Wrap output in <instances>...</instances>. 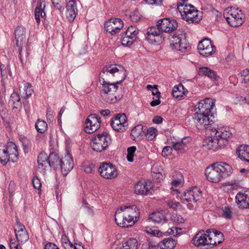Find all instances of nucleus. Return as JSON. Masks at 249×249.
I'll use <instances>...</instances> for the list:
<instances>
[{"label": "nucleus", "mask_w": 249, "mask_h": 249, "mask_svg": "<svg viewBox=\"0 0 249 249\" xmlns=\"http://www.w3.org/2000/svg\"><path fill=\"white\" fill-rule=\"evenodd\" d=\"M172 147L165 146L162 150L161 154L164 157H167L172 154Z\"/></svg>", "instance_id": "13d9d810"}, {"label": "nucleus", "mask_w": 249, "mask_h": 249, "mask_svg": "<svg viewBox=\"0 0 249 249\" xmlns=\"http://www.w3.org/2000/svg\"><path fill=\"white\" fill-rule=\"evenodd\" d=\"M151 220L155 223H159L162 221L166 220V217L162 212H156L151 213L150 215Z\"/></svg>", "instance_id": "4c0bfd02"}, {"label": "nucleus", "mask_w": 249, "mask_h": 249, "mask_svg": "<svg viewBox=\"0 0 249 249\" xmlns=\"http://www.w3.org/2000/svg\"><path fill=\"white\" fill-rule=\"evenodd\" d=\"M60 167L62 174L66 176L73 167V162L71 155L68 153L62 159Z\"/></svg>", "instance_id": "412c9836"}, {"label": "nucleus", "mask_w": 249, "mask_h": 249, "mask_svg": "<svg viewBox=\"0 0 249 249\" xmlns=\"http://www.w3.org/2000/svg\"><path fill=\"white\" fill-rule=\"evenodd\" d=\"M162 167L158 164H154L152 168V174L163 173Z\"/></svg>", "instance_id": "bf43d9fd"}, {"label": "nucleus", "mask_w": 249, "mask_h": 249, "mask_svg": "<svg viewBox=\"0 0 249 249\" xmlns=\"http://www.w3.org/2000/svg\"><path fill=\"white\" fill-rule=\"evenodd\" d=\"M153 180L156 182H160L164 178V175L163 173L152 174Z\"/></svg>", "instance_id": "680f3d73"}, {"label": "nucleus", "mask_w": 249, "mask_h": 249, "mask_svg": "<svg viewBox=\"0 0 249 249\" xmlns=\"http://www.w3.org/2000/svg\"><path fill=\"white\" fill-rule=\"evenodd\" d=\"M10 247L11 249H22L16 243L14 239H11L10 240Z\"/></svg>", "instance_id": "0e129e2a"}, {"label": "nucleus", "mask_w": 249, "mask_h": 249, "mask_svg": "<svg viewBox=\"0 0 249 249\" xmlns=\"http://www.w3.org/2000/svg\"><path fill=\"white\" fill-rule=\"evenodd\" d=\"M146 244L148 246V249H158L159 244L151 240H148Z\"/></svg>", "instance_id": "e2e57ef3"}, {"label": "nucleus", "mask_w": 249, "mask_h": 249, "mask_svg": "<svg viewBox=\"0 0 249 249\" xmlns=\"http://www.w3.org/2000/svg\"><path fill=\"white\" fill-rule=\"evenodd\" d=\"M161 33V30H160L157 25L150 27L147 29V39L151 42L153 41L156 42L155 37L160 36Z\"/></svg>", "instance_id": "cd10ccee"}, {"label": "nucleus", "mask_w": 249, "mask_h": 249, "mask_svg": "<svg viewBox=\"0 0 249 249\" xmlns=\"http://www.w3.org/2000/svg\"><path fill=\"white\" fill-rule=\"evenodd\" d=\"M197 48L200 55L207 57L215 53V47L209 38L202 39L198 44Z\"/></svg>", "instance_id": "f3484780"}, {"label": "nucleus", "mask_w": 249, "mask_h": 249, "mask_svg": "<svg viewBox=\"0 0 249 249\" xmlns=\"http://www.w3.org/2000/svg\"><path fill=\"white\" fill-rule=\"evenodd\" d=\"M248 99L243 96H236L233 100V102L235 104H242L246 103Z\"/></svg>", "instance_id": "6e6d98bb"}, {"label": "nucleus", "mask_w": 249, "mask_h": 249, "mask_svg": "<svg viewBox=\"0 0 249 249\" xmlns=\"http://www.w3.org/2000/svg\"><path fill=\"white\" fill-rule=\"evenodd\" d=\"M178 9L184 20L191 22L198 21V11L193 5L180 4L178 5Z\"/></svg>", "instance_id": "423d86ee"}, {"label": "nucleus", "mask_w": 249, "mask_h": 249, "mask_svg": "<svg viewBox=\"0 0 249 249\" xmlns=\"http://www.w3.org/2000/svg\"><path fill=\"white\" fill-rule=\"evenodd\" d=\"M19 92L23 98H27L33 92V87L30 83L23 82L21 85H19Z\"/></svg>", "instance_id": "c85d7f7f"}, {"label": "nucleus", "mask_w": 249, "mask_h": 249, "mask_svg": "<svg viewBox=\"0 0 249 249\" xmlns=\"http://www.w3.org/2000/svg\"><path fill=\"white\" fill-rule=\"evenodd\" d=\"M24 231H27L25 226L17 219L15 226V232L19 233Z\"/></svg>", "instance_id": "3c124183"}, {"label": "nucleus", "mask_w": 249, "mask_h": 249, "mask_svg": "<svg viewBox=\"0 0 249 249\" xmlns=\"http://www.w3.org/2000/svg\"><path fill=\"white\" fill-rule=\"evenodd\" d=\"M151 188L150 185H148L144 180H141L135 184L134 192L137 195H146L148 194Z\"/></svg>", "instance_id": "b1692460"}, {"label": "nucleus", "mask_w": 249, "mask_h": 249, "mask_svg": "<svg viewBox=\"0 0 249 249\" xmlns=\"http://www.w3.org/2000/svg\"><path fill=\"white\" fill-rule=\"evenodd\" d=\"M211 116L206 115L203 113L195 111L193 118L199 129H212L211 124L213 121L211 119Z\"/></svg>", "instance_id": "9d476101"}, {"label": "nucleus", "mask_w": 249, "mask_h": 249, "mask_svg": "<svg viewBox=\"0 0 249 249\" xmlns=\"http://www.w3.org/2000/svg\"><path fill=\"white\" fill-rule=\"evenodd\" d=\"M236 154L239 158L249 162V146L240 145L236 150Z\"/></svg>", "instance_id": "c756f323"}, {"label": "nucleus", "mask_w": 249, "mask_h": 249, "mask_svg": "<svg viewBox=\"0 0 249 249\" xmlns=\"http://www.w3.org/2000/svg\"><path fill=\"white\" fill-rule=\"evenodd\" d=\"M5 147L7 155L10 159V161L13 162H16L18 159V152L16 144L13 142H10L7 143L6 147Z\"/></svg>", "instance_id": "393cba45"}, {"label": "nucleus", "mask_w": 249, "mask_h": 249, "mask_svg": "<svg viewBox=\"0 0 249 249\" xmlns=\"http://www.w3.org/2000/svg\"><path fill=\"white\" fill-rule=\"evenodd\" d=\"M124 70L122 67L120 66H118L116 64H111L107 66L103 69L100 74V79L103 80V78H104L105 80V79H107L110 75L114 76L116 73L124 74Z\"/></svg>", "instance_id": "6ab92c4d"}, {"label": "nucleus", "mask_w": 249, "mask_h": 249, "mask_svg": "<svg viewBox=\"0 0 249 249\" xmlns=\"http://www.w3.org/2000/svg\"><path fill=\"white\" fill-rule=\"evenodd\" d=\"M156 131L157 130L155 128H153V127L149 128L147 130V133L146 134V139L149 141H151V140H153L156 135Z\"/></svg>", "instance_id": "de8ad7c7"}, {"label": "nucleus", "mask_w": 249, "mask_h": 249, "mask_svg": "<svg viewBox=\"0 0 249 249\" xmlns=\"http://www.w3.org/2000/svg\"><path fill=\"white\" fill-rule=\"evenodd\" d=\"M145 231L147 233L157 237H160L162 236V233L157 229L146 228Z\"/></svg>", "instance_id": "09e8293b"}, {"label": "nucleus", "mask_w": 249, "mask_h": 249, "mask_svg": "<svg viewBox=\"0 0 249 249\" xmlns=\"http://www.w3.org/2000/svg\"><path fill=\"white\" fill-rule=\"evenodd\" d=\"M111 142L110 135L107 132H104L93 138L90 145L93 150L97 152H101L106 150Z\"/></svg>", "instance_id": "39448f33"}, {"label": "nucleus", "mask_w": 249, "mask_h": 249, "mask_svg": "<svg viewBox=\"0 0 249 249\" xmlns=\"http://www.w3.org/2000/svg\"><path fill=\"white\" fill-rule=\"evenodd\" d=\"M181 230L180 229H178L177 227H173L167 231V233L168 234L173 235V236H177L179 234V231Z\"/></svg>", "instance_id": "4d7b16f0"}, {"label": "nucleus", "mask_w": 249, "mask_h": 249, "mask_svg": "<svg viewBox=\"0 0 249 249\" xmlns=\"http://www.w3.org/2000/svg\"><path fill=\"white\" fill-rule=\"evenodd\" d=\"M62 159L54 153H51L49 155V166L52 167L54 169L59 168L61 163Z\"/></svg>", "instance_id": "72a5a7b5"}, {"label": "nucleus", "mask_w": 249, "mask_h": 249, "mask_svg": "<svg viewBox=\"0 0 249 249\" xmlns=\"http://www.w3.org/2000/svg\"><path fill=\"white\" fill-rule=\"evenodd\" d=\"M176 243L173 239L166 238L159 244L158 249H173Z\"/></svg>", "instance_id": "473e14b6"}, {"label": "nucleus", "mask_w": 249, "mask_h": 249, "mask_svg": "<svg viewBox=\"0 0 249 249\" xmlns=\"http://www.w3.org/2000/svg\"><path fill=\"white\" fill-rule=\"evenodd\" d=\"M232 172L231 166L222 161L214 163L207 167L205 170L207 179L213 183L220 182L229 176Z\"/></svg>", "instance_id": "7ed1b4c3"}, {"label": "nucleus", "mask_w": 249, "mask_h": 249, "mask_svg": "<svg viewBox=\"0 0 249 249\" xmlns=\"http://www.w3.org/2000/svg\"><path fill=\"white\" fill-rule=\"evenodd\" d=\"M32 183L35 189H37L38 191L40 190L41 183L40 179L37 177H34L32 179Z\"/></svg>", "instance_id": "5fc2aeb1"}, {"label": "nucleus", "mask_w": 249, "mask_h": 249, "mask_svg": "<svg viewBox=\"0 0 249 249\" xmlns=\"http://www.w3.org/2000/svg\"><path fill=\"white\" fill-rule=\"evenodd\" d=\"M66 18L71 22L73 21L78 13L77 2L75 0L69 1L66 6Z\"/></svg>", "instance_id": "4be33fe9"}, {"label": "nucleus", "mask_w": 249, "mask_h": 249, "mask_svg": "<svg viewBox=\"0 0 249 249\" xmlns=\"http://www.w3.org/2000/svg\"><path fill=\"white\" fill-rule=\"evenodd\" d=\"M209 245H216L222 242L223 240V234L222 232L217 231H213L210 230L209 235Z\"/></svg>", "instance_id": "bb28decb"}, {"label": "nucleus", "mask_w": 249, "mask_h": 249, "mask_svg": "<svg viewBox=\"0 0 249 249\" xmlns=\"http://www.w3.org/2000/svg\"><path fill=\"white\" fill-rule=\"evenodd\" d=\"M99 172L101 176L106 179H114L118 174L116 167L110 162L101 163L99 168Z\"/></svg>", "instance_id": "1a4fd4ad"}, {"label": "nucleus", "mask_w": 249, "mask_h": 249, "mask_svg": "<svg viewBox=\"0 0 249 249\" xmlns=\"http://www.w3.org/2000/svg\"><path fill=\"white\" fill-rule=\"evenodd\" d=\"M138 243L135 238H130L124 242L122 246L115 249H138Z\"/></svg>", "instance_id": "e433bc0d"}, {"label": "nucleus", "mask_w": 249, "mask_h": 249, "mask_svg": "<svg viewBox=\"0 0 249 249\" xmlns=\"http://www.w3.org/2000/svg\"><path fill=\"white\" fill-rule=\"evenodd\" d=\"M10 159L7 151L5 150V147L0 146V162L3 164H5L8 161H10Z\"/></svg>", "instance_id": "a19ab883"}, {"label": "nucleus", "mask_w": 249, "mask_h": 249, "mask_svg": "<svg viewBox=\"0 0 249 249\" xmlns=\"http://www.w3.org/2000/svg\"><path fill=\"white\" fill-rule=\"evenodd\" d=\"M16 38V45L18 47L19 54L21 57V52L22 46L25 44L26 41V36H15Z\"/></svg>", "instance_id": "c03bdc74"}, {"label": "nucleus", "mask_w": 249, "mask_h": 249, "mask_svg": "<svg viewBox=\"0 0 249 249\" xmlns=\"http://www.w3.org/2000/svg\"><path fill=\"white\" fill-rule=\"evenodd\" d=\"M136 151V147L135 146H131L127 148V160L129 162H132L133 161V157L134 153Z\"/></svg>", "instance_id": "49530a36"}, {"label": "nucleus", "mask_w": 249, "mask_h": 249, "mask_svg": "<svg viewBox=\"0 0 249 249\" xmlns=\"http://www.w3.org/2000/svg\"><path fill=\"white\" fill-rule=\"evenodd\" d=\"M187 93V89L182 84L175 86L172 89L173 97L179 100L184 99Z\"/></svg>", "instance_id": "a878e982"}, {"label": "nucleus", "mask_w": 249, "mask_h": 249, "mask_svg": "<svg viewBox=\"0 0 249 249\" xmlns=\"http://www.w3.org/2000/svg\"><path fill=\"white\" fill-rule=\"evenodd\" d=\"M169 41L173 50L184 52L188 47L184 35L174 34L169 37Z\"/></svg>", "instance_id": "6e6552de"}, {"label": "nucleus", "mask_w": 249, "mask_h": 249, "mask_svg": "<svg viewBox=\"0 0 249 249\" xmlns=\"http://www.w3.org/2000/svg\"><path fill=\"white\" fill-rule=\"evenodd\" d=\"M202 196V192L197 187H193L187 190L181 195L182 202H196Z\"/></svg>", "instance_id": "f8f14e48"}, {"label": "nucleus", "mask_w": 249, "mask_h": 249, "mask_svg": "<svg viewBox=\"0 0 249 249\" xmlns=\"http://www.w3.org/2000/svg\"><path fill=\"white\" fill-rule=\"evenodd\" d=\"M198 73L200 75L206 76L213 79H216L217 75L215 71L208 67H200Z\"/></svg>", "instance_id": "c9c22d12"}, {"label": "nucleus", "mask_w": 249, "mask_h": 249, "mask_svg": "<svg viewBox=\"0 0 249 249\" xmlns=\"http://www.w3.org/2000/svg\"><path fill=\"white\" fill-rule=\"evenodd\" d=\"M211 136L204 140L203 146L208 150L216 151L228 144V140L232 133L228 127H213L211 129Z\"/></svg>", "instance_id": "f257e3e1"}, {"label": "nucleus", "mask_w": 249, "mask_h": 249, "mask_svg": "<svg viewBox=\"0 0 249 249\" xmlns=\"http://www.w3.org/2000/svg\"><path fill=\"white\" fill-rule=\"evenodd\" d=\"M140 217V212L135 205L121 206L115 213V220L121 227H131Z\"/></svg>", "instance_id": "f03ea898"}, {"label": "nucleus", "mask_w": 249, "mask_h": 249, "mask_svg": "<svg viewBox=\"0 0 249 249\" xmlns=\"http://www.w3.org/2000/svg\"><path fill=\"white\" fill-rule=\"evenodd\" d=\"M142 126V125H138L135 126L131 130V136L133 140H135L137 138H140L143 134Z\"/></svg>", "instance_id": "58836bf2"}, {"label": "nucleus", "mask_w": 249, "mask_h": 249, "mask_svg": "<svg viewBox=\"0 0 249 249\" xmlns=\"http://www.w3.org/2000/svg\"><path fill=\"white\" fill-rule=\"evenodd\" d=\"M187 142V139L184 138L178 142H173L172 146L175 150L179 151L183 149L186 146Z\"/></svg>", "instance_id": "ea45409f"}, {"label": "nucleus", "mask_w": 249, "mask_h": 249, "mask_svg": "<svg viewBox=\"0 0 249 249\" xmlns=\"http://www.w3.org/2000/svg\"><path fill=\"white\" fill-rule=\"evenodd\" d=\"M210 230H208L206 232L204 231L198 232L193 239V244L196 247L209 245Z\"/></svg>", "instance_id": "aec40b11"}, {"label": "nucleus", "mask_w": 249, "mask_h": 249, "mask_svg": "<svg viewBox=\"0 0 249 249\" xmlns=\"http://www.w3.org/2000/svg\"><path fill=\"white\" fill-rule=\"evenodd\" d=\"M157 26L162 33H171L177 29L178 24L174 19L165 18L159 20Z\"/></svg>", "instance_id": "ddd939ff"}, {"label": "nucleus", "mask_w": 249, "mask_h": 249, "mask_svg": "<svg viewBox=\"0 0 249 249\" xmlns=\"http://www.w3.org/2000/svg\"><path fill=\"white\" fill-rule=\"evenodd\" d=\"M35 127L37 132L43 133L47 130V124L43 120H38L36 124Z\"/></svg>", "instance_id": "79ce46f5"}, {"label": "nucleus", "mask_w": 249, "mask_h": 249, "mask_svg": "<svg viewBox=\"0 0 249 249\" xmlns=\"http://www.w3.org/2000/svg\"><path fill=\"white\" fill-rule=\"evenodd\" d=\"M214 99L210 98L200 100L196 106L195 111H200L212 117L213 115L211 114V111L214 106Z\"/></svg>", "instance_id": "a211bd4d"}, {"label": "nucleus", "mask_w": 249, "mask_h": 249, "mask_svg": "<svg viewBox=\"0 0 249 249\" xmlns=\"http://www.w3.org/2000/svg\"><path fill=\"white\" fill-rule=\"evenodd\" d=\"M37 162L39 168L45 169L49 167V156L45 153H40L38 156Z\"/></svg>", "instance_id": "7c9ffc66"}, {"label": "nucleus", "mask_w": 249, "mask_h": 249, "mask_svg": "<svg viewBox=\"0 0 249 249\" xmlns=\"http://www.w3.org/2000/svg\"><path fill=\"white\" fill-rule=\"evenodd\" d=\"M44 249H59V248L54 243H48L46 244Z\"/></svg>", "instance_id": "69168bd1"}, {"label": "nucleus", "mask_w": 249, "mask_h": 249, "mask_svg": "<svg viewBox=\"0 0 249 249\" xmlns=\"http://www.w3.org/2000/svg\"><path fill=\"white\" fill-rule=\"evenodd\" d=\"M111 125L116 131L124 132L126 130L128 126L126 115L124 114H118L112 119Z\"/></svg>", "instance_id": "2eb2a0df"}, {"label": "nucleus", "mask_w": 249, "mask_h": 249, "mask_svg": "<svg viewBox=\"0 0 249 249\" xmlns=\"http://www.w3.org/2000/svg\"><path fill=\"white\" fill-rule=\"evenodd\" d=\"M25 28L21 26H18L15 31V36H26Z\"/></svg>", "instance_id": "603ef678"}, {"label": "nucleus", "mask_w": 249, "mask_h": 249, "mask_svg": "<svg viewBox=\"0 0 249 249\" xmlns=\"http://www.w3.org/2000/svg\"><path fill=\"white\" fill-rule=\"evenodd\" d=\"M53 6L59 11L64 10L67 3V0H51Z\"/></svg>", "instance_id": "a18cd8bd"}, {"label": "nucleus", "mask_w": 249, "mask_h": 249, "mask_svg": "<svg viewBox=\"0 0 249 249\" xmlns=\"http://www.w3.org/2000/svg\"><path fill=\"white\" fill-rule=\"evenodd\" d=\"M123 26V21L119 18H111L105 23L106 30L112 35L120 32Z\"/></svg>", "instance_id": "dca6fc26"}, {"label": "nucleus", "mask_w": 249, "mask_h": 249, "mask_svg": "<svg viewBox=\"0 0 249 249\" xmlns=\"http://www.w3.org/2000/svg\"><path fill=\"white\" fill-rule=\"evenodd\" d=\"M139 30L134 26H129L125 32L122 35V44L124 46H129L132 45L137 38Z\"/></svg>", "instance_id": "9b49d317"}, {"label": "nucleus", "mask_w": 249, "mask_h": 249, "mask_svg": "<svg viewBox=\"0 0 249 249\" xmlns=\"http://www.w3.org/2000/svg\"><path fill=\"white\" fill-rule=\"evenodd\" d=\"M224 16L228 23L232 27L240 26L244 22L243 15L241 10L238 9H230L227 13H224Z\"/></svg>", "instance_id": "0eeeda50"}, {"label": "nucleus", "mask_w": 249, "mask_h": 249, "mask_svg": "<svg viewBox=\"0 0 249 249\" xmlns=\"http://www.w3.org/2000/svg\"><path fill=\"white\" fill-rule=\"evenodd\" d=\"M46 117L47 118V120L50 122H51L53 120V112H52L51 109L50 108H47V112L46 114Z\"/></svg>", "instance_id": "338daca9"}, {"label": "nucleus", "mask_w": 249, "mask_h": 249, "mask_svg": "<svg viewBox=\"0 0 249 249\" xmlns=\"http://www.w3.org/2000/svg\"><path fill=\"white\" fill-rule=\"evenodd\" d=\"M85 131L87 133H92L98 130L101 125L100 118L96 114H90L85 122Z\"/></svg>", "instance_id": "4468645a"}, {"label": "nucleus", "mask_w": 249, "mask_h": 249, "mask_svg": "<svg viewBox=\"0 0 249 249\" xmlns=\"http://www.w3.org/2000/svg\"><path fill=\"white\" fill-rule=\"evenodd\" d=\"M223 216L228 219L231 218L232 216V212L229 207H225L223 210Z\"/></svg>", "instance_id": "052dcab7"}, {"label": "nucleus", "mask_w": 249, "mask_h": 249, "mask_svg": "<svg viewBox=\"0 0 249 249\" xmlns=\"http://www.w3.org/2000/svg\"><path fill=\"white\" fill-rule=\"evenodd\" d=\"M45 4L41 2L39 6H37L35 9V16L36 22L39 24L40 22V18H45L46 14L44 11Z\"/></svg>", "instance_id": "2f4dec72"}, {"label": "nucleus", "mask_w": 249, "mask_h": 249, "mask_svg": "<svg viewBox=\"0 0 249 249\" xmlns=\"http://www.w3.org/2000/svg\"><path fill=\"white\" fill-rule=\"evenodd\" d=\"M24 231H27L25 226L17 219L15 226V232L19 233Z\"/></svg>", "instance_id": "8fccbe9b"}, {"label": "nucleus", "mask_w": 249, "mask_h": 249, "mask_svg": "<svg viewBox=\"0 0 249 249\" xmlns=\"http://www.w3.org/2000/svg\"><path fill=\"white\" fill-rule=\"evenodd\" d=\"M0 116L4 121L8 116L7 110L1 102H0Z\"/></svg>", "instance_id": "864d4df0"}, {"label": "nucleus", "mask_w": 249, "mask_h": 249, "mask_svg": "<svg viewBox=\"0 0 249 249\" xmlns=\"http://www.w3.org/2000/svg\"><path fill=\"white\" fill-rule=\"evenodd\" d=\"M70 242L69 240V238L66 235V234H63L62 235V237H61V243H62L63 246H64L65 244H68Z\"/></svg>", "instance_id": "774afa93"}, {"label": "nucleus", "mask_w": 249, "mask_h": 249, "mask_svg": "<svg viewBox=\"0 0 249 249\" xmlns=\"http://www.w3.org/2000/svg\"><path fill=\"white\" fill-rule=\"evenodd\" d=\"M124 79L122 78L120 81L111 83L105 80L100 79V82L102 85L101 95L103 100L106 102L113 104L116 103L121 98V96L118 94V87L117 85Z\"/></svg>", "instance_id": "20e7f679"}, {"label": "nucleus", "mask_w": 249, "mask_h": 249, "mask_svg": "<svg viewBox=\"0 0 249 249\" xmlns=\"http://www.w3.org/2000/svg\"><path fill=\"white\" fill-rule=\"evenodd\" d=\"M16 238L18 242L24 243L29 239V235L27 231H24L19 233H15Z\"/></svg>", "instance_id": "37998d69"}, {"label": "nucleus", "mask_w": 249, "mask_h": 249, "mask_svg": "<svg viewBox=\"0 0 249 249\" xmlns=\"http://www.w3.org/2000/svg\"><path fill=\"white\" fill-rule=\"evenodd\" d=\"M9 104L13 108H18L21 107V103L19 95L17 93H13L11 94Z\"/></svg>", "instance_id": "f704fd0d"}, {"label": "nucleus", "mask_w": 249, "mask_h": 249, "mask_svg": "<svg viewBox=\"0 0 249 249\" xmlns=\"http://www.w3.org/2000/svg\"><path fill=\"white\" fill-rule=\"evenodd\" d=\"M238 206L241 209L249 208V192H239L235 196Z\"/></svg>", "instance_id": "5701e85b"}]
</instances>
